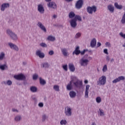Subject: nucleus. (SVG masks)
Wrapping results in <instances>:
<instances>
[{
	"mask_svg": "<svg viewBox=\"0 0 125 125\" xmlns=\"http://www.w3.org/2000/svg\"><path fill=\"white\" fill-rule=\"evenodd\" d=\"M83 5V0H79L77 1L75 6L77 9H81Z\"/></svg>",
	"mask_w": 125,
	"mask_h": 125,
	"instance_id": "4",
	"label": "nucleus"
},
{
	"mask_svg": "<svg viewBox=\"0 0 125 125\" xmlns=\"http://www.w3.org/2000/svg\"><path fill=\"white\" fill-rule=\"evenodd\" d=\"M104 53H105V54H108V49H104Z\"/></svg>",
	"mask_w": 125,
	"mask_h": 125,
	"instance_id": "49",
	"label": "nucleus"
},
{
	"mask_svg": "<svg viewBox=\"0 0 125 125\" xmlns=\"http://www.w3.org/2000/svg\"><path fill=\"white\" fill-rule=\"evenodd\" d=\"M38 11L40 12V13H44V9L42 6V5L40 4L38 5Z\"/></svg>",
	"mask_w": 125,
	"mask_h": 125,
	"instance_id": "16",
	"label": "nucleus"
},
{
	"mask_svg": "<svg viewBox=\"0 0 125 125\" xmlns=\"http://www.w3.org/2000/svg\"><path fill=\"white\" fill-rule=\"evenodd\" d=\"M107 70V65L105 64L103 68V72H106Z\"/></svg>",
	"mask_w": 125,
	"mask_h": 125,
	"instance_id": "39",
	"label": "nucleus"
},
{
	"mask_svg": "<svg viewBox=\"0 0 125 125\" xmlns=\"http://www.w3.org/2000/svg\"><path fill=\"white\" fill-rule=\"evenodd\" d=\"M107 8L108 10L111 12V13H113L114 12V6H112V5L110 4L107 6Z\"/></svg>",
	"mask_w": 125,
	"mask_h": 125,
	"instance_id": "21",
	"label": "nucleus"
},
{
	"mask_svg": "<svg viewBox=\"0 0 125 125\" xmlns=\"http://www.w3.org/2000/svg\"><path fill=\"white\" fill-rule=\"evenodd\" d=\"M114 6L116 8H117V9H122V8H123V5H119V4H118L117 2L114 3Z\"/></svg>",
	"mask_w": 125,
	"mask_h": 125,
	"instance_id": "26",
	"label": "nucleus"
},
{
	"mask_svg": "<svg viewBox=\"0 0 125 125\" xmlns=\"http://www.w3.org/2000/svg\"><path fill=\"white\" fill-rule=\"evenodd\" d=\"M91 125H96V124H95V123H93Z\"/></svg>",
	"mask_w": 125,
	"mask_h": 125,
	"instance_id": "58",
	"label": "nucleus"
},
{
	"mask_svg": "<svg viewBox=\"0 0 125 125\" xmlns=\"http://www.w3.org/2000/svg\"><path fill=\"white\" fill-rule=\"evenodd\" d=\"M7 34H8V35H9V36H10L11 38H12V40H13L14 41L17 40V35L13 33L12 31H11V30L7 29Z\"/></svg>",
	"mask_w": 125,
	"mask_h": 125,
	"instance_id": "3",
	"label": "nucleus"
},
{
	"mask_svg": "<svg viewBox=\"0 0 125 125\" xmlns=\"http://www.w3.org/2000/svg\"><path fill=\"white\" fill-rule=\"evenodd\" d=\"M96 100L97 103H100V102H101V98H100V97H98L96 98Z\"/></svg>",
	"mask_w": 125,
	"mask_h": 125,
	"instance_id": "35",
	"label": "nucleus"
},
{
	"mask_svg": "<svg viewBox=\"0 0 125 125\" xmlns=\"http://www.w3.org/2000/svg\"><path fill=\"white\" fill-rule=\"evenodd\" d=\"M12 111L13 112H18V110H17V109H15L14 108L12 109Z\"/></svg>",
	"mask_w": 125,
	"mask_h": 125,
	"instance_id": "53",
	"label": "nucleus"
},
{
	"mask_svg": "<svg viewBox=\"0 0 125 125\" xmlns=\"http://www.w3.org/2000/svg\"><path fill=\"white\" fill-rule=\"evenodd\" d=\"M80 64L81 66H87V64H88V60L82 58L80 60Z\"/></svg>",
	"mask_w": 125,
	"mask_h": 125,
	"instance_id": "6",
	"label": "nucleus"
},
{
	"mask_svg": "<svg viewBox=\"0 0 125 125\" xmlns=\"http://www.w3.org/2000/svg\"><path fill=\"white\" fill-rule=\"evenodd\" d=\"M73 83L76 87H79L80 88L81 86H83V81H80V80H77Z\"/></svg>",
	"mask_w": 125,
	"mask_h": 125,
	"instance_id": "7",
	"label": "nucleus"
},
{
	"mask_svg": "<svg viewBox=\"0 0 125 125\" xmlns=\"http://www.w3.org/2000/svg\"><path fill=\"white\" fill-rule=\"evenodd\" d=\"M99 46H101V43H100V42H98L97 47H99Z\"/></svg>",
	"mask_w": 125,
	"mask_h": 125,
	"instance_id": "52",
	"label": "nucleus"
},
{
	"mask_svg": "<svg viewBox=\"0 0 125 125\" xmlns=\"http://www.w3.org/2000/svg\"><path fill=\"white\" fill-rule=\"evenodd\" d=\"M106 61H110V58L109 57H106Z\"/></svg>",
	"mask_w": 125,
	"mask_h": 125,
	"instance_id": "54",
	"label": "nucleus"
},
{
	"mask_svg": "<svg viewBox=\"0 0 125 125\" xmlns=\"http://www.w3.org/2000/svg\"><path fill=\"white\" fill-rule=\"evenodd\" d=\"M48 6L49 7H51V8H54V9L57 8V5L54 2H49V3L48 4Z\"/></svg>",
	"mask_w": 125,
	"mask_h": 125,
	"instance_id": "10",
	"label": "nucleus"
},
{
	"mask_svg": "<svg viewBox=\"0 0 125 125\" xmlns=\"http://www.w3.org/2000/svg\"><path fill=\"white\" fill-rule=\"evenodd\" d=\"M40 83L42 85H44L46 84V82L44 80L42 79L41 77L40 78Z\"/></svg>",
	"mask_w": 125,
	"mask_h": 125,
	"instance_id": "25",
	"label": "nucleus"
},
{
	"mask_svg": "<svg viewBox=\"0 0 125 125\" xmlns=\"http://www.w3.org/2000/svg\"><path fill=\"white\" fill-rule=\"evenodd\" d=\"M4 56H5L4 53L1 52L0 54V60H2L4 58Z\"/></svg>",
	"mask_w": 125,
	"mask_h": 125,
	"instance_id": "32",
	"label": "nucleus"
},
{
	"mask_svg": "<svg viewBox=\"0 0 125 125\" xmlns=\"http://www.w3.org/2000/svg\"><path fill=\"white\" fill-rule=\"evenodd\" d=\"M84 83H88V81H87V80H85V81H84Z\"/></svg>",
	"mask_w": 125,
	"mask_h": 125,
	"instance_id": "55",
	"label": "nucleus"
},
{
	"mask_svg": "<svg viewBox=\"0 0 125 125\" xmlns=\"http://www.w3.org/2000/svg\"><path fill=\"white\" fill-rule=\"evenodd\" d=\"M76 95H77V94L74 91H71L69 92V95L71 98H74L76 97Z\"/></svg>",
	"mask_w": 125,
	"mask_h": 125,
	"instance_id": "24",
	"label": "nucleus"
},
{
	"mask_svg": "<svg viewBox=\"0 0 125 125\" xmlns=\"http://www.w3.org/2000/svg\"><path fill=\"white\" fill-rule=\"evenodd\" d=\"M30 90L32 91V92H36L37 90H38V89L37 88V87L31 86L30 87Z\"/></svg>",
	"mask_w": 125,
	"mask_h": 125,
	"instance_id": "28",
	"label": "nucleus"
},
{
	"mask_svg": "<svg viewBox=\"0 0 125 125\" xmlns=\"http://www.w3.org/2000/svg\"><path fill=\"white\" fill-rule=\"evenodd\" d=\"M54 54V52L52 50H51L49 52V55H53Z\"/></svg>",
	"mask_w": 125,
	"mask_h": 125,
	"instance_id": "48",
	"label": "nucleus"
},
{
	"mask_svg": "<svg viewBox=\"0 0 125 125\" xmlns=\"http://www.w3.org/2000/svg\"><path fill=\"white\" fill-rule=\"evenodd\" d=\"M40 45L42 46V47H46L47 45L45 43L42 42L40 44Z\"/></svg>",
	"mask_w": 125,
	"mask_h": 125,
	"instance_id": "41",
	"label": "nucleus"
},
{
	"mask_svg": "<svg viewBox=\"0 0 125 125\" xmlns=\"http://www.w3.org/2000/svg\"><path fill=\"white\" fill-rule=\"evenodd\" d=\"M62 68H63V69H64V70L65 71H68V68H67V64L63 65L62 66Z\"/></svg>",
	"mask_w": 125,
	"mask_h": 125,
	"instance_id": "42",
	"label": "nucleus"
},
{
	"mask_svg": "<svg viewBox=\"0 0 125 125\" xmlns=\"http://www.w3.org/2000/svg\"><path fill=\"white\" fill-rule=\"evenodd\" d=\"M74 20H75L76 21L77 20H78V21H82V17H81L79 15H76L75 16Z\"/></svg>",
	"mask_w": 125,
	"mask_h": 125,
	"instance_id": "30",
	"label": "nucleus"
},
{
	"mask_svg": "<svg viewBox=\"0 0 125 125\" xmlns=\"http://www.w3.org/2000/svg\"><path fill=\"white\" fill-rule=\"evenodd\" d=\"M105 45H106V46H108V47H111V44L109 42H106L105 43Z\"/></svg>",
	"mask_w": 125,
	"mask_h": 125,
	"instance_id": "44",
	"label": "nucleus"
},
{
	"mask_svg": "<svg viewBox=\"0 0 125 125\" xmlns=\"http://www.w3.org/2000/svg\"><path fill=\"white\" fill-rule=\"evenodd\" d=\"M90 45L91 47H94V46L96 45V39H95V38L92 39Z\"/></svg>",
	"mask_w": 125,
	"mask_h": 125,
	"instance_id": "22",
	"label": "nucleus"
},
{
	"mask_svg": "<svg viewBox=\"0 0 125 125\" xmlns=\"http://www.w3.org/2000/svg\"><path fill=\"white\" fill-rule=\"evenodd\" d=\"M7 84H8V85H11V84H12V82H11V81H8L7 82Z\"/></svg>",
	"mask_w": 125,
	"mask_h": 125,
	"instance_id": "47",
	"label": "nucleus"
},
{
	"mask_svg": "<svg viewBox=\"0 0 125 125\" xmlns=\"http://www.w3.org/2000/svg\"><path fill=\"white\" fill-rule=\"evenodd\" d=\"M81 53V50H80V47L79 46H77L75 50L73 52V55L76 54V55H79Z\"/></svg>",
	"mask_w": 125,
	"mask_h": 125,
	"instance_id": "12",
	"label": "nucleus"
},
{
	"mask_svg": "<svg viewBox=\"0 0 125 125\" xmlns=\"http://www.w3.org/2000/svg\"><path fill=\"white\" fill-rule=\"evenodd\" d=\"M43 67L44 68H48V67H49V64L47 62H45L43 63Z\"/></svg>",
	"mask_w": 125,
	"mask_h": 125,
	"instance_id": "34",
	"label": "nucleus"
},
{
	"mask_svg": "<svg viewBox=\"0 0 125 125\" xmlns=\"http://www.w3.org/2000/svg\"><path fill=\"white\" fill-rule=\"evenodd\" d=\"M72 83H73V80H71L70 82V83L67 85L66 88L67 90H71L73 88V86H72Z\"/></svg>",
	"mask_w": 125,
	"mask_h": 125,
	"instance_id": "20",
	"label": "nucleus"
},
{
	"mask_svg": "<svg viewBox=\"0 0 125 125\" xmlns=\"http://www.w3.org/2000/svg\"><path fill=\"white\" fill-rule=\"evenodd\" d=\"M70 25L72 28H75V27H77V21L75 20H72L70 21Z\"/></svg>",
	"mask_w": 125,
	"mask_h": 125,
	"instance_id": "17",
	"label": "nucleus"
},
{
	"mask_svg": "<svg viewBox=\"0 0 125 125\" xmlns=\"http://www.w3.org/2000/svg\"><path fill=\"white\" fill-rule=\"evenodd\" d=\"M38 25L39 27H40V28H41V29H42V31H43L44 32H46V28H45V27H44V26L42 25V22H39Z\"/></svg>",
	"mask_w": 125,
	"mask_h": 125,
	"instance_id": "18",
	"label": "nucleus"
},
{
	"mask_svg": "<svg viewBox=\"0 0 125 125\" xmlns=\"http://www.w3.org/2000/svg\"><path fill=\"white\" fill-rule=\"evenodd\" d=\"M36 55L39 56L40 58H44V54L43 53H42L41 50H38L36 51Z\"/></svg>",
	"mask_w": 125,
	"mask_h": 125,
	"instance_id": "11",
	"label": "nucleus"
},
{
	"mask_svg": "<svg viewBox=\"0 0 125 125\" xmlns=\"http://www.w3.org/2000/svg\"><path fill=\"white\" fill-rule=\"evenodd\" d=\"M97 11V7L95 6H88L87 7V11L89 14H93V12L94 13H95L96 11Z\"/></svg>",
	"mask_w": 125,
	"mask_h": 125,
	"instance_id": "1",
	"label": "nucleus"
},
{
	"mask_svg": "<svg viewBox=\"0 0 125 125\" xmlns=\"http://www.w3.org/2000/svg\"><path fill=\"white\" fill-rule=\"evenodd\" d=\"M124 80H125V77L124 76H120L113 80L112 83H118V82H120V81H124Z\"/></svg>",
	"mask_w": 125,
	"mask_h": 125,
	"instance_id": "8",
	"label": "nucleus"
},
{
	"mask_svg": "<svg viewBox=\"0 0 125 125\" xmlns=\"http://www.w3.org/2000/svg\"><path fill=\"white\" fill-rule=\"evenodd\" d=\"M61 51L63 54V55H64V56H67V54H68V52H67V49L66 48H63V49H61Z\"/></svg>",
	"mask_w": 125,
	"mask_h": 125,
	"instance_id": "23",
	"label": "nucleus"
},
{
	"mask_svg": "<svg viewBox=\"0 0 125 125\" xmlns=\"http://www.w3.org/2000/svg\"><path fill=\"white\" fill-rule=\"evenodd\" d=\"M81 35L82 34H81V33H78L76 35L75 37L77 39H78L80 38V37H81Z\"/></svg>",
	"mask_w": 125,
	"mask_h": 125,
	"instance_id": "45",
	"label": "nucleus"
},
{
	"mask_svg": "<svg viewBox=\"0 0 125 125\" xmlns=\"http://www.w3.org/2000/svg\"><path fill=\"white\" fill-rule=\"evenodd\" d=\"M46 1H51V0H45Z\"/></svg>",
	"mask_w": 125,
	"mask_h": 125,
	"instance_id": "60",
	"label": "nucleus"
},
{
	"mask_svg": "<svg viewBox=\"0 0 125 125\" xmlns=\"http://www.w3.org/2000/svg\"><path fill=\"white\" fill-rule=\"evenodd\" d=\"M65 113L66 116H72V111H71V108L70 107H67L66 108Z\"/></svg>",
	"mask_w": 125,
	"mask_h": 125,
	"instance_id": "14",
	"label": "nucleus"
},
{
	"mask_svg": "<svg viewBox=\"0 0 125 125\" xmlns=\"http://www.w3.org/2000/svg\"><path fill=\"white\" fill-rule=\"evenodd\" d=\"M53 89L56 90V91H59V86L57 85H55L53 87Z\"/></svg>",
	"mask_w": 125,
	"mask_h": 125,
	"instance_id": "33",
	"label": "nucleus"
},
{
	"mask_svg": "<svg viewBox=\"0 0 125 125\" xmlns=\"http://www.w3.org/2000/svg\"><path fill=\"white\" fill-rule=\"evenodd\" d=\"M87 51V49H84L83 51L81 52V55H84V54Z\"/></svg>",
	"mask_w": 125,
	"mask_h": 125,
	"instance_id": "40",
	"label": "nucleus"
},
{
	"mask_svg": "<svg viewBox=\"0 0 125 125\" xmlns=\"http://www.w3.org/2000/svg\"><path fill=\"white\" fill-rule=\"evenodd\" d=\"M68 66L71 72H74L76 69V68H75V65H74V64L73 63H69Z\"/></svg>",
	"mask_w": 125,
	"mask_h": 125,
	"instance_id": "19",
	"label": "nucleus"
},
{
	"mask_svg": "<svg viewBox=\"0 0 125 125\" xmlns=\"http://www.w3.org/2000/svg\"><path fill=\"white\" fill-rule=\"evenodd\" d=\"M75 13L74 12H70L69 14V18H74L75 16Z\"/></svg>",
	"mask_w": 125,
	"mask_h": 125,
	"instance_id": "29",
	"label": "nucleus"
},
{
	"mask_svg": "<svg viewBox=\"0 0 125 125\" xmlns=\"http://www.w3.org/2000/svg\"><path fill=\"white\" fill-rule=\"evenodd\" d=\"M38 74H35L33 76V79L34 80H37V79H38Z\"/></svg>",
	"mask_w": 125,
	"mask_h": 125,
	"instance_id": "46",
	"label": "nucleus"
},
{
	"mask_svg": "<svg viewBox=\"0 0 125 125\" xmlns=\"http://www.w3.org/2000/svg\"><path fill=\"white\" fill-rule=\"evenodd\" d=\"M39 107H43V104L42 103H40L39 104Z\"/></svg>",
	"mask_w": 125,
	"mask_h": 125,
	"instance_id": "51",
	"label": "nucleus"
},
{
	"mask_svg": "<svg viewBox=\"0 0 125 125\" xmlns=\"http://www.w3.org/2000/svg\"><path fill=\"white\" fill-rule=\"evenodd\" d=\"M65 1H67L68 2H70V1H72L73 0H65Z\"/></svg>",
	"mask_w": 125,
	"mask_h": 125,
	"instance_id": "56",
	"label": "nucleus"
},
{
	"mask_svg": "<svg viewBox=\"0 0 125 125\" xmlns=\"http://www.w3.org/2000/svg\"><path fill=\"white\" fill-rule=\"evenodd\" d=\"M53 18H55L56 17H57V16L54 15L53 16Z\"/></svg>",
	"mask_w": 125,
	"mask_h": 125,
	"instance_id": "57",
	"label": "nucleus"
},
{
	"mask_svg": "<svg viewBox=\"0 0 125 125\" xmlns=\"http://www.w3.org/2000/svg\"><path fill=\"white\" fill-rule=\"evenodd\" d=\"M110 61L111 62H113L114 61V59H112Z\"/></svg>",
	"mask_w": 125,
	"mask_h": 125,
	"instance_id": "59",
	"label": "nucleus"
},
{
	"mask_svg": "<svg viewBox=\"0 0 125 125\" xmlns=\"http://www.w3.org/2000/svg\"><path fill=\"white\" fill-rule=\"evenodd\" d=\"M67 124V121L66 120H62L61 121V125H66Z\"/></svg>",
	"mask_w": 125,
	"mask_h": 125,
	"instance_id": "38",
	"label": "nucleus"
},
{
	"mask_svg": "<svg viewBox=\"0 0 125 125\" xmlns=\"http://www.w3.org/2000/svg\"><path fill=\"white\" fill-rule=\"evenodd\" d=\"M20 120H21V116H18L15 118V120L17 122L19 121Z\"/></svg>",
	"mask_w": 125,
	"mask_h": 125,
	"instance_id": "36",
	"label": "nucleus"
},
{
	"mask_svg": "<svg viewBox=\"0 0 125 125\" xmlns=\"http://www.w3.org/2000/svg\"><path fill=\"white\" fill-rule=\"evenodd\" d=\"M45 119H46V116H45V115H43L42 116V121L43 122V121H45Z\"/></svg>",
	"mask_w": 125,
	"mask_h": 125,
	"instance_id": "50",
	"label": "nucleus"
},
{
	"mask_svg": "<svg viewBox=\"0 0 125 125\" xmlns=\"http://www.w3.org/2000/svg\"><path fill=\"white\" fill-rule=\"evenodd\" d=\"M120 35L121 36V37H122V38H123V39H125V34H124L123 32H120Z\"/></svg>",
	"mask_w": 125,
	"mask_h": 125,
	"instance_id": "43",
	"label": "nucleus"
},
{
	"mask_svg": "<svg viewBox=\"0 0 125 125\" xmlns=\"http://www.w3.org/2000/svg\"><path fill=\"white\" fill-rule=\"evenodd\" d=\"M106 79L105 76H102L99 78V81L97 82L98 84L99 85H104L106 83Z\"/></svg>",
	"mask_w": 125,
	"mask_h": 125,
	"instance_id": "2",
	"label": "nucleus"
},
{
	"mask_svg": "<svg viewBox=\"0 0 125 125\" xmlns=\"http://www.w3.org/2000/svg\"><path fill=\"white\" fill-rule=\"evenodd\" d=\"M8 44L9 46H10L11 48H12V49H14V50H16L17 51H18L19 50L18 47H17L16 45L12 43H9Z\"/></svg>",
	"mask_w": 125,
	"mask_h": 125,
	"instance_id": "13",
	"label": "nucleus"
},
{
	"mask_svg": "<svg viewBox=\"0 0 125 125\" xmlns=\"http://www.w3.org/2000/svg\"><path fill=\"white\" fill-rule=\"evenodd\" d=\"M47 40H48V41H50L51 42H54V41H55V37L50 36L48 37Z\"/></svg>",
	"mask_w": 125,
	"mask_h": 125,
	"instance_id": "27",
	"label": "nucleus"
},
{
	"mask_svg": "<svg viewBox=\"0 0 125 125\" xmlns=\"http://www.w3.org/2000/svg\"><path fill=\"white\" fill-rule=\"evenodd\" d=\"M14 78L15 79H16V80H21V81L25 80V76H24V75H23L22 74H19L17 75H15L14 76Z\"/></svg>",
	"mask_w": 125,
	"mask_h": 125,
	"instance_id": "5",
	"label": "nucleus"
},
{
	"mask_svg": "<svg viewBox=\"0 0 125 125\" xmlns=\"http://www.w3.org/2000/svg\"><path fill=\"white\" fill-rule=\"evenodd\" d=\"M99 111L100 116H104L105 114H104V111L102 109H100Z\"/></svg>",
	"mask_w": 125,
	"mask_h": 125,
	"instance_id": "37",
	"label": "nucleus"
},
{
	"mask_svg": "<svg viewBox=\"0 0 125 125\" xmlns=\"http://www.w3.org/2000/svg\"><path fill=\"white\" fill-rule=\"evenodd\" d=\"M89 87H90V86L89 85H86L85 96H84V97L85 98H88V92L89 91Z\"/></svg>",
	"mask_w": 125,
	"mask_h": 125,
	"instance_id": "9",
	"label": "nucleus"
},
{
	"mask_svg": "<svg viewBox=\"0 0 125 125\" xmlns=\"http://www.w3.org/2000/svg\"><path fill=\"white\" fill-rule=\"evenodd\" d=\"M7 7H9V3H3L1 6V10L4 11V9L7 8Z\"/></svg>",
	"mask_w": 125,
	"mask_h": 125,
	"instance_id": "15",
	"label": "nucleus"
},
{
	"mask_svg": "<svg viewBox=\"0 0 125 125\" xmlns=\"http://www.w3.org/2000/svg\"><path fill=\"white\" fill-rule=\"evenodd\" d=\"M7 68V66L6 64H4V65H0V69L1 70H5V69Z\"/></svg>",
	"mask_w": 125,
	"mask_h": 125,
	"instance_id": "31",
	"label": "nucleus"
}]
</instances>
